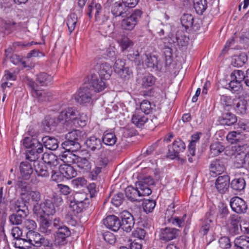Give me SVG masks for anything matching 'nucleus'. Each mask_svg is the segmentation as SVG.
<instances>
[{"instance_id":"obj_13","label":"nucleus","mask_w":249,"mask_h":249,"mask_svg":"<svg viewBox=\"0 0 249 249\" xmlns=\"http://www.w3.org/2000/svg\"><path fill=\"white\" fill-rule=\"evenodd\" d=\"M179 230L173 228H165L160 230V239L167 242L176 238L178 235Z\"/></svg>"},{"instance_id":"obj_15","label":"nucleus","mask_w":249,"mask_h":249,"mask_svg":"<svg viewBox=\"0 0 249 249\" xmlns=\"http://www.w3.org/2000/svg\"><path fill=\"white\" fill-rule=\"evenodd\" d=\"M21 195L22 196L21 199H18L11 202L10 210L15 213L22 212L24 213H27V207L25 202L22 200L23 196L25 194L22 193Z\"/></svg>"},{"instance_id":"obj_1","label":"nucleus","mask_w":249,"mask_h":249,"mask_svg":"<svg viewBox=\"0 0 249 249\" xmlns=\"http://www.w3.org/2000/svg\"><path fill=\"white\" fill-rule=\"evenodd\" d=\"M85 133L79 130H74L66 135V140L62 143L66 150L62 157L66 159V162H71L79 168L80 172L88 173L91 168L89 159L72 154L71 152L76 151L81 148V143L85 141Z\"/></svg>"},{"instance_id":"obj_61","label":"nucleus","mask_w":249,"mask_h":249,"mask_svg":"<svg viewBox=\"0 0 249 249\" xmlns=\"http://www.w3.org/2000/svg\"><path fill=\"white\" fill-rule=\"evenodd\" d=\"M245 75V74L243 71L237 70L231 73V79H234L235 80L241 83L244 80Z\"/></svg>"},{"instance_id":"obj_27","label":"nucleus","mask_w":249,"mask_h":249,"mask_svg":"<svg viewBox=\"0 0 249 249\" xmlns=\"http://www.w3.org/2000/svg\"><path fill=\"white\" fill-rule=\"evenodd\" d=\"M42 141L44 146L49 150H55L58 147V142L54 138L47 136L42 138Z\"/></svg>"},{"instance_id":"obj_18","label":"nucleus","mask_w":249,"mask_h":249,"mask_svg":"<svg viewBox=\"0 0 249 249\" xmlns=\"http://www.w3.org/2000/svg\"><path fill=\"white\" fill-rule=\"evenodd\" d=\"M69 200L70 202L69 213H70L71 215H75L82 212L83 209L88 207L89 204V202L85 203V204L77 203L76 201L71 199V196L69 197Z\"/></svg>"},{"instance_id":"obj_6","label":"nucleus","mask_w":249,"mask_h":249,"mask_svg":"<svg viewBox=\"0 0 249 249\" xmlns=\"http://www.w3.org/2000/svg\"><path fill=\"white\" fill-rule=\"evenodd\" d=\"M27 85L32 90V93L34 97H36L39 102L49 101L52 98L51 92L39 90L37 84L32 80H29Z\"/></svg>"},{"instance_id":"obj_56","label":"nucleus","mask_w":249,"mask_h":249,"mask_svg":"<svg viewBox=\"0 0 249 249\" xmlns=\"http://www.w3.org/2000/svg\"><path fill=\"white\" fill-rule=\"evenodd\" d=\"M236 99H232L231 96L227 95H222L220 97L221 103L226 106H231L233 107Z\"/></svg>"},{"instance_id":"obj_38","label":"nucleus","mask_w":249,"mask_h":249,"mask_svg":"<svg viewBox=\"0 0 249 249\" xmlns=\"http://www.w3.org/2000/svg\"><path fill=\"white\" fill-rule=\"evenodd\" d=\"M153 184L154 180L153 178L151 177L148 176L144 178L142 180L137 182L136 183V186H138V188L142 190V191L145 190V188L151 191L149 186Z\"/></svg>"},{"instance_id":"obj_16","label":"nucleus","mask_w":249,"mask_h":249,"mask_svg":"<svg viewBox=\"0 0 249 249\" xmlns=\"http://www.w3.org/2000/svg\"><path fill=\"white\" fill-rule=\"evenodd\" d=\"M103 223L107 228L115 231L119 230L121 227L119 218L114 215L107 216L103 220Z\"/></svg>"},{"instance_id":"obj_43","label":"nucleus","mask_w":249,"mask_h":249,"mask_svg":"<svg viewBox=\"0 0 249 249\" xmlns=\"http://www.w3.org/2000/svg\"><path fill=\"white\" fill-rule=\"evenodd\" d=\"M50 170L52 173L51 178L53 180L56 182H60L63 180L64 176L61 172L60 166L58 167L56 166L55 167H49Z\"/></svg>"},{"instance_id":"obj_19","label":"nucleus","mask_w":249,"mask_h":249,"mask_svg":"<svg viewBox=\"0 0 249 249\" xmlns=\"http://www.w3.org/2000/svg\"><path fill=\"white\" fill-rule=\"evenodd\" d=\"M225 169L223 162L220 160H215L212 161L210 165V171L212 176H216L224 172Z\"/></svg>"},{"instance_id":"obj_57","label":"nucleus","mask_w":249,"mask_h":249,"mask_svg":"<svg viewBox=\"0 0 249 249\" xmlns=\"http://www.w3.org/2000/svg\"><path fill=\"white\" fill-rule=\"evenodd\" d=\"M141 109L146 114L150 113L152 111L153 107L151 103L148 100H143L140 105Z\"/></svg>"},{"instance_id":"obj_9","label":"nucleus","mask_w":249,"mask_h":249,"mask_svg":"<svg viewBox=\"0 0 249 249\" xmlns=\"http://www.w3.org/2000/svg\"><path fill=\"white\" fill-rule=\"evenodd\" d=\"M122 220L120 228L124 231L129 232L134 227L135 222L133 216L127 211H124L121 213Z\"/></svg>"},{"instance_id":"obj_36","label":"nucleus","mask_w":249,"mask_h":249,"mask_svg":"<svg viewBox=\"0 0 249 249\" xmlns=\"http://www.w3.org/2000/svg\"><path fill=\"white\" fill-rule=\"evenodd\" d=\"M247 61V55L246 53H241L232 57L231 64L234 67H239L244 65Z\"/></svg>"},{"instance_id":"obj_8","label":"nucleus","mask_w":249,"mask_h":249,"mask_svg":"<svg viewBox=\"0 0 249 249\" xmlns=\"http://www.w3.org/2000/svg\"><path fill=\"white\" fill-rule=\"evenodd\" d=\"M78 111L73 107H68L62 111L59 114V119L62 124H73V121L76 120Z\"/></svg>"},{"instance_id":"obj_62","label":"nucleus","mask_w":249,"mask_h":249,"mask_svg":"<svg viewBox=\"0 0 249 249\" xmlns=\"http://www.w3.org/2000/svg\"><path fill=\"white\" fill-rule=\"evenodd\" d=\"M125 63L124 60L121 59L116 60L114 66L115 72L117 74L120 73V72L126 67H125Z\"/></svg>"},{"instance_id":"obj_32","label":"nucleus","mask_w":249,"mask_h":249,"mask_svg":"<svg viewBox=\"0 0 249 249\" xmlns=\"http://www.w3.org/2000/svg\"><path fill=\"white\" fill-rule=\"evenodd\" d=\"M86 144L92 151L99 150L102 147L101 140L94 136L89 138L86 142Z\"/></svg>"},{"instance_id":"obj_23","label":"nucleus","mask_w":249,"mask_h":249,"mask_svg":"<svg viewBox=\"0 0 249 249\" xmlns=\"http://www.w3.org/2000/svg\"><path fill=\"white\" fill-rule=\"evenodd\" d=\"M40 231L46 235H49L52 233L53 227L51 223L43 215L39 216Z\"/></svg>"},{"instance_id":"obj_20","label":"nucleus","mask_w":249,"mask_h":249,"mask_svg":"<svg viewBox=\"0 0 249 249\" xmlns=\"http://www.w3.org/2000/svg\"><path fill=\"white\" fill-rule=\"evenodd\" d=\"M108 6L110 7L111 12L115 17H124L127 11V8H125L122 1L114 3Z\"/></svg>"},{"instance_id":"obj_40","label":"nucleus","mask_w":249,"mask_h":249,"mask_svg":"<svg viewBox=\"0 0 249 249\" xmlns=\"http://www.w3.org/2000/svg\"><path fill=\"white\" fill-rule=\"evenodd\" d=\"M231 186L232 189L241 191L244 190L246 186V181L242 178H235L231 183Z\"/></svg>"},{"instance_id":"obj_49","label":"nucleus","mask_w":249,"mask_h":249,"mask_svg":"<svg viewBox=\"0 0 249 249\" xmlns=\"http://www.w3.org/2000/svg\"><path fill=\"white\" fill-rule=\"evenodd\" d=\"M155 82L154 77L151 75H148L144 76L141 79L140 83L143 88L146 89L153 85Z\"/></svg>"},{"instance_id":"obj_45","label":"nucleus","mask_w":249,"mask_h":249,"mask_svg":"<svg viewBox=\"0 0 249 249\" xmlns=\"http://www.w3.org/2000/svg\"><path fill=\"white\" fill-rule=\"evenodd\" d=\"M148 119L146 117L141 115L135 113L132 117L131 121L132 123L135 124L137 127H141L147 121Z\"/></svg>"},{"instance_id":"obj_63","label":"nucleus","mask_w":249,"mask_h":249,"mask_svg":"<svg viewBox=\"0 0 249 249\" xmlns=\"http://www.w3.org/2000/svg\"><path fill=\"white\" fill-rule=\"evenodd\" d=\"M156 206L154 200H146L143 204V210L146 213H150L153 211Z\"/></svg>"},{"instance_id":"obj_64","label":"nucleus","mask_w":249,"mask_h":249,"mask_svg":"<svg viewBox=\"0 0 249 249\" xmlns=\"http://www.w3.org/2000/svg\"><path fill=\"white\" fill-rule=\"evenodd\" d=\"M218 243L220 247L222 249H229L231 246V243L230 240L228 237H221L218 241Z\"/></svg>"},{"instance_id":"obj_3","label":"nucleus","mask_w":249,"mask_h":249,"mask_svg":"<svg viewBox=\"0 0 249 249\" xmlns=\"http://www.w3.org/2000/svg\"><path fill=\"white\" fill-rule=\"evenodd\" d=\"M142 13V11L140 9L133 10L129 17L122 20V29L129 31L133 30L141 19Z\"/></svg>"},{"instance_id":"obj_14","label":"nucleus","mask_w":249,"mask_h":249,"mask_svg":"<svg viewBox=\"0 0 249 249\" xmlns=\"http://www.w3.org/2000/svg\"><path fill=\"white\" fill-rule=\"evenodd\" d=\"M71 231L66 226L57 230L55 234V241L59 245H63L66 243L67 237L70 236Z\"/></svg>"},{"instance_id":"obj_39","label":"nucleus","mask_w":249,"mask_h":249,"mask_svg":"<svg viewBox=\"0 0 249 249\" xmlns=\"http://www.w3.org/2000/svg\"><path fill=\"white\" fill-rule=\"evenodd\" d=\"M36 81L37 87L38 84L40 86H46L51 83L52 77L46 73L42 72L37 76Z\"/></svg>"},{"instance_id":"obj_59","label":"nucleus","mask_w":249,"mask_h":249,"mask_svg":"<svg viewBox=\"0 0 249 249\" xmlns=\"http://www.w3.org/2000/svg\"><path fill=\"white\" fill-rule=\"evenodd\" d=\"M124 199V194L122 193H118L113 196L111 199V203L116 207H118L121 205Z\"/></svg>"},{"instance_id":"obj_35","label":"nucleus","mask_w":249,"mask_h":249,"mask_svg":"<svg viewBox=\"0 0 249 249\" xmlns=\"http://www.w3.org/2000/svg\"><path fill=\"white\" fill-rule=\"evenodd\" d=\"M144 63L147 68L154 69L157 68V56L151 53L145 54L143 58Z\"/></svg>"},{"instance_id":"obj_58","label":"nucleus","mask_w":249,"mask_h":249,"mask_svg":"<svg viewBox=\"0 0 249 249\" xmlns=\"http://www.w3.org/2000/svg\"><path fill=\"white\" fill-rule=\"evenodd\" d=\"M97 166L104 168L107 166L108 163V159L105 153H102L98 156V158L95 161Z\"/></svg>"},{"instance_id":"obj_26","label":"nucleus","mask_w":249,"mask_h":249,"mask_svg":"<svg viewBox=\"0 0 249 249\" xmlns=\"http://www.w3.org/2000/svg\"><path fill=\"white\" fill-rule=\"evenodd\" d=\"M60 166L61 172L63 175L64 178L67 179H71L76 176V171L71 165L64 164L60 165Z\"/></svg>"},{"instance_id":"obj_54","label":"nucleus","mask_w":249,"mask_h":249,"mask_svg":"<svg viewBox=\"0 0 249 249\" xmlns=\"http://www.w3.org/2000/svg\"><path fill=\"white\" fill-rule=\"evenodd\" d=\"M229 88L232 92H238L242 89V84L241 82L231 79L229 83Z\"/></svg>"},{"instance_id":"obj_5","label":"nucleus","mask_w":249,"mask_h":249,"mask_svg":"<svg viewBox=\"0 0 249 249\" xmlns=\"http://www.w3.org/2000/svg\"><path fill=\"white\" fill-rule=\"evenodd\" d=\"M126 197L131 201H140L142 200V197L147 196L152 193L151 191L145 188L143 190L138 188V186L134 188L132 186H128L125 190Z\"/></svg>"},{"instance_id":"obj_48","label":"nucleus","mask_w":249,"mask_h":249,"mask_svg":"<svg viewBox=\"0 0 249 249\" xmlns=\"http://www.w3.org/2000/svg\"><path fill=\"white\" fill-rule=\"evenodd\" d=\"M70 196H71V199L77 203L85 204V203L89 202L87 195L85 193H76L74 195Z\"/></svg>"},{"instance_id":"obj_7","label":"nucleus","mask_w":249,"mask_h":249,"mask_svg":"<svg viewBox=\"0 0 249 249\" xmlns=\"http://www.w3.org/2000/svg\"><path fill=\"white\" fill-rule=\"evenodd\" d=\"M89 87L93 90V92H99L105 89L106 87V81L98 76L97 73H91L88 76Z\"/></svg>"},{"instance_id":"obj_50","label":"nucleus","mask_w":249,"mask_h":249,"mask_svg":"<svg viewBox=\"0 0 249 249\" xmlns=\"http://www.w3.org/2000/svg\"><path fill=\"white\" fill-rule=\"evenodd\" d=\"M224 150V146L219 142L213 143L210 146V151L213 156L218 155Z\"/></svg>"},{"instance_id":"obj_21","label":"nucleus","mask_w":249,"mask_h":249,"mask_svg":"<svg viewBox=\"0 0 249 249\" xmlns=\"http://www.w3.org/2000/svg\"><path fill=\"white\" fill-rule=\"evenodd\" d=\"M26 241L31 245L36 247H40V241L42 236L37 232L34 231H29L26 235Z\"/></svg>"},{"instance_id":"obj_53","label":"nucleus","mask_w":249,"mask_h":249,"mask_svg":"<svg viewBox=\"0 0 249 249\" xmlns=\"http://www.w3.org/2000/svg\"><path fill=\"white\" fill-rule=\"evenodd\" d=\"M29 179H23L22 177H19L16 182V185L18 188L21 189L23 192H27L29 188V183L27 180Z\"/></svg>"},{"instance_id":"obj_25","label":"nucleus","mask_w":249,"mask_h":249,"mask_svg":"<svg viewBox=\"0 0 249 249\" xmlns=\"http://www.w3.org/2000/svg\"><path fill=\"white\" fill-rule=\"evenodd\" d=\"M42 159L47 165L49 167H55L58 166L59 161L57 157L53 153H44L42 156Z\"/></svg>"},{"instance_id":"obj_46","label":"nucleus","mask_w":249,"mask_h":249,"mask_svg":"<svg viewBox=\"0 0 249 249\" xmlns=\"http://www.w3.org/2000/svg\"><path fill=\"white\" fill-rule=\"evenodd\" d=\"M114 29V25L112 23L108 20L104 22L100 26V29L101 31L105 33V36L111 34Z\"/></svg>"},{"instance_id":"obj_41","label":"nucleus","mask_w":249,"mask_h":249,"mask_svg":"<svg viewBox=\"0 0 249 249\" xmlns=\"http://www.w3.org/2000/svg\"><path fill=\"white\" fill-rule=\"evenodd\" d=\"M102 140L103 142L107 145H113L116 142L117 138L113 132H104Z\"/></svg>"},{"instance_id":"obj_31","label":"nucleus","mask_w":249,"mask_h":249,"mask_svg":"<svg viewBox=\"0 0 249 249\" xmlns=\"http://www.w3.org/2000/svg\"><path fill=\"white\" fill-rule=\"evenodd\" d=\"M35 170L38 176L42 177H47L49 176L50 168L47 165L43 163H37L35 165Z\"/></svg>"},{"instance_id":"obj_10","label":"nucleus","mask_w":249,"mask_h":249,"mask_svg":"<svg viewBox=\"0 0 249 249\" xmlns=\"http://www.w3.org/2000/svg\"><path fill=\"white\" fill-rule=\"evenodd\" d=\"M185 149V145L180 139L175 140L172 145L168 146V156L171 159L179 157V153L183 152Z\"/></svg>"},{"instance_id":"obj_12","label":"nucleus","mask_w":249,"mask_h":249,"mask_svg":"<svg viewBox=\"0 0 249 249\" xmlns=\"http://www.w3.org/2000/svg\"><path fill=\"white\" fill-rule=\"evenodd\" d=\"M230 185V177L227 175L219 176L215 182V188L222 194L228 191Z\"/></svg>"},{"instance_id":"obj_52","label":"nucleus","mask_w":249,"mask_h":249,"mask_svg":"<svg viewBox=\"0 0 249 249\" xmlns=\"http://www.w3.org/2000/svg\"><path fill=\"white\" fill-rule=\"evenodd\" d=\"M88 120L87 116L84 113L78 114L77 113L76 120L73 121V124L75 125H79L80 126H84L86 125V122Z\"/></svg>"},{"instance_id":"obj_24","label":"nucleus","mask_w":249,"mask_h":249,"mask_svg":"<svg viewBox=\"0 0 249 249\" xmlns=\"http://www.w3.org/2000/svg\"><path fill=\"white\" fill-rule=\"evenodd\" d=\"M237 121V117L234 114L231 112L224 113L219 118V121L221 124L229 126L234 124Z\"/></svg>"},{"instance_id":"obj_4","label":"nucleus","mask_w":249,"mask_h":249,"mask_svg":"<svg viewBox=\"0 0 249 249\" xmlns=\"http://www.w3.org/2000/svg\"><path fill=\"white\" fill-rule=\"evenodd\" d=\"M93 90L88 85L81 87L74 95V99L80 104H86L92 102L93 97Z\"/></svg>"},{"instance_id":"obj_22","label":"nucleus","mask_w":249,"mask_h":249,"mask_svg":"<svg viewBox=\"0 0 249 249\" xmlns=\"http://www.w3.org/2000/svg\"><path fill=\"white\" fill-rule=\"evenodd\" d=\"M111 73V66L107 63H104L100 65L99 70L97 74L100 78L106 81L109 78Z\"/></svg>"},{"instance_id":"obj_55","label":"nucleus","mask_w":249,"mask_h":249,"mask_svg":"<svg viewBox=\"0 0 249 249\" xmlns=\"http://www.w3.org/2000/svg\"><path fill=\"white\" fill-rule=\"evenodd\" d=\"M118 75L124 80H128L133 76V72L129 68L126 67Z\"/></svg>"},{"instance_id":"obj_42","label":"nucleus","mask_w":249,"mask_h":249,"mask_svg":"<svg viewBox=\"0 0 249 249\" xmlns=\"http://www.w3.org/2000/svg\"><path fill=\"white\" fill-rule=\"evenodd\" d=\"M194 7L196 13L202 15L207 7L206 0H193Z\"/></svg>"},{"instance_id":"obj_37","label":"nucleus","mask_w":249,"mask_h":249,"mask_svg":"<svg viewBox=\"0 0 249 249\" xmlns=\"http://www.w3.org/2000/svg\"><path fill=\"white\" fill-rule=\"evenodd\" d=\"M233 107L237 113L245 114L247 108V101L245 99H236Z\"/></svg>"},{"instance_id":"obj_33","label":"nucleus","mask_w":249,"mask_h":249,"mask_svg":"<svg viewBox=\"0 0 249 249\" xmlns=\"http://www.w3.org/2000/svg\"><path fill=\"white\" fill-rule=\"evenodd\" d=\"M27 216V213L22 212L15 213L9 216V220L12 225H18L22 223Z\"/></svg>"},{"instance_id":"obj_47","label":"nucleus","mask_w":249,"mask_h":249,"mask_svg":"<svg viewBox=\"0 0 249 249\" xmlns=\"http://www.w3.org/2000/svg\"><path fill=\"white\" fill-rule=\"evenodd\" d=\"M180 21L182 25L188 29L193 26L194 18L191 14H184L181 17Z\"/></svg>"},{"instance_id":"obj_30","label":"nucleus","mask_w":249,"mask_h":249,"mask_svg":"<svg viewBox=\"0 0 249 249\" xmlns=\"http://www.w3.org/2000/svg\"><path fill=\"white\" fill-rule=\"evenodd\" d=\"M245 137V135L237 131H233L229 133L226 137L228 142L232 144L241 142L244 140Z\"/></svg>"},{"instance_id":"obj_28","label":"nucleus","mask_w":249,"mask_h":249,"mask_svg":"<svg viewBox=\"0 0 249 249\" xmlns=\"http://www.w3.org/2000/svg\"><path fill=\"white\" fill-rule=\"evenodd\" d=\"M241 217L238 215L233 214L230 217V227L229 231L232 234H235L238 233L239 230V225H240Z\"/></svg>"},{"instance_id":"obj_2","label":"nucleus","mask_w":249,"mask_h":249,"mask_svg":"<svg viewBox=\"0 0 249 249\" xmlns=\"http://www.w3.org/2000/svg\"><path fill=\"white\" fill-rule=\"evenodd\" d=\"M23 145L28 150L26 159L31 161H35L38 159V155L43 152V147L42 143L37 139L32 137H26L23 141Z\"/></svg>"},{"instance_id":"obj_17","label":"nucleus","mask_w":249,"mask_h":249,"mask_svg":"<svg viewBox=\"0 0 249 249\" xmlns=\"http://www.w3.org/2000/svg\"><path fill=\"white\" fill-rule=\"evenodd\" d=\"M20 176L23 179H30L33 173L32 165L27 161H22L19 166Z\"/></svg>"},{"instance_id":"obj_51","label":"nucleus","mask_w":249,"mask_h":249,"mask_svg":"<svg viewBox=\"0 0 249 249\" xmlns=\"http://www.w3.org/2000/svg\"><path fill=\"white\" fill-rule=\"evenodd\" d=\"M59 123H60L59 115L57 118L51 117H46L43 124L47 127H51L57 125Z\"/></svg>"},{"instance_id":"obj_29","label":"nucleus","mask_w":249,"mask_h":249,"mask_svg":"<svg viewBox=\"0 0 249 249\" xmlns=\"http://www.w3.org/2000/svg\"><path fill=\"white\" fill-rule=\"evenodd\" d=\"M42 211L47 215H53L56 212V209L53 202L50 200H46L42 203Z\"/></svg>"},{"instance_id":"obj_11","label":"nucleus","mask_w":249,"mask_h":249,"mask_svg":"<svg viewBox=\"0 0 249 249\" xmlns=\"http://www.w3.org/2000/svg\"><path fill=\"white\" fill-rule=\"evenodd\" d=\"M230 206L232 210L237 213H246L248 208L246 202L238 196L233 197L231 199Z\"/></svg>"},{"instance_id":"obj_34","label":"nucleus","mask_w":249,"mask_h":249,"mask_svg":"<svg viewBox=\"0 0 249 249\" xmlns=\"http://www.w3.org/2000/svg\"><path fill=\"white\" fill-rule=\"evenodd\" d=\"M234 245L237 249H249V237L243 235L237 237Z\"/></svg>"},{"instance_id":"obj_60","label":"nucleus","mask_w":249,"mask_h":249,"mask_svg":"<svg viewBox=\"0 0 249 249\" xmlns=\"http://www.w3.org/2000/svg\"><path fill=\"white\" fill-rule=\"evenodd\" d=\"M72 184L77 189L87 187V180L83 177H79L72 180Z\"/></svg>"},{"instance_id":"obj_44","label":"nucleus","mask_w":249,"mask_h":249,"mask_svg":"<svg viewBox=\"0 0 249 249\" xmlns=\"http://www.w3.org/2000/svg\"><path fill=\"white\" fill-rule=\"evenodd\" d=\"M77 22V17L75 14H70L67 18V25L70 33H71L75 28Z\"/></svg>"}]
</instances>
